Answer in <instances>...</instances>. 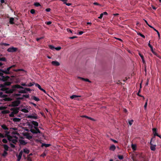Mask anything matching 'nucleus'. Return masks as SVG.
Returning a JSON list of instances; mask_svg holds the SVG:
<instances>
[{
	"label": "nucleus",
	"mask_w": 161,
	"mask_h": 161,
	"mask_svg": "<svg viewBox=\"0 0 161 161\" xmlns=\"http://www.w3.org/2000/svg\"><path fill=\"white\" fill-rule=\"evenodd\" d=\"M12 82L10 81H6L3 84H0V91L5 92L6 94L12 93L14 92L15 91L14 89H10L9 88L7 87V86H10Z\"/></svg>",
	"instance_id": "f257e3e1"
},
{
	"label": "nucleus",
	"mask_w": 161,
	"mask_h": 161,
	"mask_svg": "<svg viewBox=\"0 0 161 161\" xmlns=\"http://www.w3.org/2000/svg\"><path fill=\"white\" fill-rule=\"evenodd\" d=\"M23 99V97H18L17 100L13 101L11 103V104L9 105V106L14 107L18 106L20 104V101L19 100H22Z\"/></svg>",
	"instance_id": "f03ea898"
},
{
	"label": "nucleus",
	"mask_w": 161,
	"mask_h": 161,
	"mask_svg": "<svg viewBox=\"0 0 161 161\" xmlns=\"http://www.w3.org/2000/svg\"><path fill=\"white\" fill-rule=\"evenodd\" d=\"M34 129H31L30 131L33 134L40 133H41L40 131L37 127H34Z\"/></svg>",
	"instance_id": "7ed1b4c3"
},
{
	"label": "nucleus",
	"mask_w": 161,
	"mask_h": 161,
	"mask_svg": "<svg viewBox=\"0 0 161 161\" xmlns=\"http://www.w3.org/2000/svg\"><path fill=\"white\" fill-rule=\"evenodd\" d=\"M154 139H155V137H153L151 138L150 143V144L151 145L150 147V149L152 150L153 151H154L155 150L156 147V145H153L152 143V140Z\"/></svg>",
	"instance_id": "20e7f679"
},
{
	"label": "nucleus",
	"mask_w": 161,
	"mask_h": 161,
	"mask_svg": "<svg viewBox=\"0 0 161 161\" xmlns=\"http://www.w3.org/2000/svg\"><path fill=\"white\" fill-rule=\"evenodd\" d=\"M18 49L17 48L12 47L8 48L7 50V51L9 52L14 53L16 52Z\"/></svg>",
	"instance_id": "39448f33"
},
{
	"label": "nucleus",
	"mask_w": 161,
	"mask_h": 161,
	"mask_svg": "<svg viewBox=\"0 0 161 161\" xmlns=\"http://www.w3.org/2000/svg\"><path fill=\"white\" fill-rule=\"evenodd\" d=\"M157 129L156 128H153L152 129V130L153 131V133L154 134V136L155 137V136H157L158 137H159V138H160L161 139V135H160L159 134H158L157 132Z\"/></svg>",
	"instance_id": "423d86ee"
},
{
	"label": "nucleus",
	"mask_w": 161,
	"mask_h": 161,
	"mask_svg": "<svg viewBox=\"0 0 161 161\" xmlns=\"http://www.w3.org/2000/svg\"><path fill=\"white\" fill-rule=\"evenodd\" d=\"M19 108V107L13 108L10 109V110L13 111L15 114L18 113Z\"/></svg>",
	"instance_id": "0eeeda50"
},
{
	"label": "nucleus",
	"mask_w": 161,
	"mask_h": 161,
	"mask_svg": "<svg viewBox=\"0 0 161 161\" xmlns=\"http://www.w3.org/2000/svg\"><path fill=\"white\" fill-rule=\"evenodd\" d=\"M9 78L10 77L8 76H4L3 75L1 78V81L5 82L8 80Z\"/></svg>",
	"instance_id": "6e6552de"
},
{
	"label": "nucleus",
	"mask_w": 161,
	"mask_h": 161,
	"mask_svg": "<svg viewBox=\"0 0 161 161\" xmlns=\"http://www.w3.org/2000/svg\"><path fill=\"white\" fill-rule=\"evenodd\" d=\"M15 88H17V89H19V88H21V89H24V87H23L20 86V85H18V84H17V85H13L12 86V89H14L16 90Z\"/></svg>",
	"instance_id": "1a4fd4ad"
},
{
	"label": "nucleus",
	"mask_w": 161,
	"mask_h": 161,
	"mask_svg": "<svg viewBox=\"0 0 161 161\" xmlns=\"http://www.w3.org/2000/svg\"><path fill=\"white\" fill-rule=\"evenodd\" d=\"M11 69V67L10 66L7 68L4 69V71L7 72V73H5V74L9 75L11 74V72L10 71V69Z\"/></svg>",
	"instance_id": "9d476101"
},
{
	"label": "nucleus",
	"mask_w": 161,
	"mask_h": 161,
	"mask_svg": "<svg viewBox=\"0 0 161 161\" xmlns=\"http://www.w3.org/2000/svg\"><path fill=\"white\" fill-rule=\"evenodd\" d=\"M51 64L53 65L56 66H59L60 65L59 62L57 61H53L52 62Z\"/></svg>",
	"instance_id": "9b49d317"
},
{
	"label": "nucleus",
	"mask_w": 161,
	"mask_h": 161,
	"mask_svg": "<svg viewBox=\"0 0 161 161\" xmlns=\"http://www.w3.org/2000/svg\"><path fill=\"white\" fill-rule=\"evenodd\" d=\"M148 26L150 27L153 29L155 31H156L157 32L158 35V38H159V39H160V33H159V32L158 31V30H156L155 28H154L151 25H148Z\"/></svg>",
	"instance_id": "f8f14e48"
},
{
	"label": "nucleus",
	"mask_w": 161,
	"mask_h": 161,
	"mask_svg": "<svg viewBox=\"0 0 161 161\" xmlns=\"http://www.w3.org/2000/svg\"><path fill=\"white\" fill-rule=\"evenodd\" d=\"M19 142L21 145H25L27 143V142H25L24 140L22 139L19 140Z\"/></svg>",
	"instance_id": "ddd939ff"
},
{
	"label": "nucleus",
	"mask_w": 161,
	"mask_h": 161,
	"mask_svg": "<svg viewBox=\"0 0 161 161\" xmlns=\"http://www.w3.org/2000/svg\"><path fill=\"white\" fill-rule=\"evenodd\" d=\"M27 118H32L34 119H37L38 118V116H35L31 115L27 116Z\"/></svg>",
	"instance_id": "4468645a"
},
{
	"label": "nucleus",
	"mask_w": 161,
	"mask_h": 161,
	"mask_svg": "<svg viewBox=\"0 0 161 161\" xmlns=\"http://www.w3.org/2000/svg\"><path fill=\"white\" fill-rule=\"evenodd\" d=\"M8 97V95L6 94H3L2 92H0V98H5Z\"/></svg>",
	"instance_id": "2eb2a0df"
},
{
	"label": "nucleus",
	"mask_w": 161,
	"mask_h": 161,
	"mask_svg": "<svg viewBox=\"0 0 161 161\" xmlns=\"http://www.w3.org/2000/svg\"><path fill=\"white\" fill-rule=\"evenodd\" d=\"M51 145L50 144H46L44 143H42L41 147H49Z\"/></svg>",
	"instance_id": "dca6fc26"
},
{
	"label": "nucleus",
	"mask_w": 161,
	"mask_h": 161,
	"mask_svg": "<svg viewBox=\"0 0 161 161\" xmlns=\"http://www.w3.org/2000/svg\"><path fill=\"white\" fill-rule=\"evenodd\" d=\"M2 146L3 147L4 149V151H8L9 147L7 145L3 144L2 145Z\"/></svg>",
	"instance_id": "f3484780"
},
{
	"label": "nucleus",
	"mask_w": 161,
	"mask_h": 161,
	"mask_svg": "<svg viewBox=\"0 0 161 161\" xmlns=\"http://www.w3.org/2000/svg\"><path fill=\"white\" fill-rule=\"evenodd\" d=\"M78 78L79 79H80L86 81H88L89 82H91V81L88 79H85L84 78L81 77H78Z\"/></svg>",
	"instance_id": "a211bd4d"
},
{
	"label": "nucleus",
	"mask_w": 161,
	"mask_h": 161,
	"mask_svg": "<svg viewBox=\"0 0 161 161\" xmlns=\"http://www.w3.org/2000/svg\"><path fill=\"white\" fill-rule=\"evenodd\" d=\"M116 149V147L114 145H112L109 148V150L111 151H114Z\"/></svg>",
	"instance_id": "6ab92c4d"
},
{
	"label": "nucleus",
	"mask_w": 161,
	"mask_h": 161,
	"mask_svg": "<svg viewBox=\"0 0 161 161\" xmlns=\"http://www.w3.org/2000/svg\"><path fill=\"white\" fill-rule=\"evenodd\" d=\"M139 55L140 56V57H141V58L142 59L143 63L144 64H146L145 61L144 60V59L143 56L140 53H139Z\"/></svg>",
	"instance_id": "aec40b11"
},
{
	"label": "nucleus",
	"mask_w": 161,
	"mask_h": 161,
	"mask_svg": "<svg viewBox=\"0 0 161 161\" xmlns=\"http://www.w3.org/2000/svg\"><path fill=\"white\" fill-rule=\"evenodd\" d=\"M31 123L32 125H34L35 126L37 127L38 126V123L37 122L33 121H31Z\"/></svg>",
	"instance_id": "412c9836"
},
{
	"label": "nucleus",
	"mask_w": 161,
	"mask_h": 161,
	"mask_svg": "<svg viewBox=\"0 0 161 161\" xmlns=\"http://www.w3.org/2000/svg\"><path fill=\"white\" fill-rule=\"evenodd\" d=\"M20 119L17 118H13V120L14 122H19L20 121Z\"/></svg>",
	"instance_id": "4be33fe9"
},
{
	"label": "nucleus",
	"mask_w": 161,
	"mask_h": 161,
	"mask_svg": "<svg viewBox=\"0 0 161 161\" xmlns=\"http://www.w3.org/2000/svg\"><path fill=\"white\" fill-rule=\"evenodd\" d=\"M4 100L5 101H11L13 100V99L10 97H6L4 98Z\"/></svg>",
	"instance_id": "5701e85b"
},
{
	"label": "nucleus",
	"mask_w": 161,
	"mask_h": 161,
	"mask_svg": "<svg viewBox=\"0 0 161 161\" xmlns=\"http://www.w3.org/2000/svg\"><path fill=\"white\" fill-rule=\"evenodd\" d=\"M136 146L135 144H132L131 148L133 150H134V151L136 150Z\"/></svg>",
	"instance_id": "b1692460"
},
{
	"label": "nucleus",
	"mask_w": 161,
	"mask_h": 161,
	"mask_svg": "<svg viewBox=\"0 0 161 161\" xmlns=\"http://www.w3.org/2000/svg\"><path fill=\"white\" fill-rule=\"evenodd\" d=\"M14 18H10L9 19V23L10 24H13L14 23Z\"/></svg>",
	"instance_id": "393cba45"
},
{
	"label": "nucleus",
	"mask_w": 161,
	"mask_h": 161,
	"mask_svg": "<svg viewBox=\"0 0 161 161\" xmlns=\"http://www.w3.org/2000/svg\"><path fill=\"white\" fill-rule=\"evenodd\" d=\"M2 128L5 130H8V128L5 125H3L1 126Z\"/></svg>",
	"instance_id": "a878e982"
},
{
	"label": "nucleus",
	"mask_w": 161,
	"mask_h": 161,
	"mask_svg": "<svg viewBox=\"0 0 161 161\" xmlns=\"http://www.w3.org/2000/svg\"><path fill=\"white\" fill-rule=\"evenodd\" d=\"M32 98L36 101H38L40 100L38 98L36 97L33 96H32Z\"/></svg>",
	"instance_id": "bb28decb"
},
{
	"label": "nucleus",
	"mask_w": 161,
	"mask_h": 161,
	"mask_svg": "<svg viewBox=\"0 0 161 161\" xmlns=\"http://www.w3.org/2000/svg\"><path fill=\"white\" fill-rule=\"evenodd\" d=\"M7 151H4L3 153L2 154V155L3 157H5L8 154V153Z\"/></svg>",
	"instance_id": "cd10ccee"
},
{
	"label": "nucleus",
	"mask_w": 161,
	"mask_h": 161,
	"mask_svg": "<svg viewBox=\"0 0 161 161\" xmlns=\"http://www.w3.org/2000/svg\"><path fill=\"white\" fill-rule=\"evenodd\" d=\"M27 125L31 129L33 127L32 124H31V123H29V122H28L27 123Z\"/></svg>",
	"instance_id": "c85d7f7f"
},
{
	"label": "nucleus",
	"mask_w": 161,
	"mask_h": 161,
	"mask_svg": "<svg viewBox=\"0 0 161 161\" xmlns=\"http://www.w3.org/2000/svg\"><path fill=\"white\" fill-rule=\"evenodd\" d=\"M23 152L26 153H29V150L26 148H24L23 149Z\"/></svg>",
	"instance_id": "c756f323"
},
{
	"label": "nucleus",
	"mask_w": 161,
	"mask_h": 161,
	"mask_svg": "<svg viewBox=\"0 0 161 161\" xmlns=\"http://www.w3.org/2000/svg\"><path fill=\"white\" fill-rule=\"evenodd\" d=\"M35 84V83L33 82L32 83H30L29 84L27 85V86H33Z\"/></svg>",
	"instance_id": "7c9ffc66"
},
{
	"label": "nucleus",
	"mask_w": 161,
	"mask_h": 161,
	"mask_svg": "<svg viewBox=\"0 0 161 161\" xmlns=\"http://www.w3.org/2000/svg\"><path fill=\"white\" fill-rule=\"evenodd\" d=\"M35 85L40 90H41V89H42L41 86L39 84L37 83H35Z\"/></svg>",
	"instance_id": "2f4dec72"
},
{
	"label": "nucleus",
	"mask_w": 161,
	"mask_h": 161,
	"mask_svg": "<svg viewBox=\"0 0 161 161\" xmlns=\"http://www.w3.org/2000/svg\"><path fill=\"white\" fill-rule=\"evenodd\" d=\"M22 112H24L25 113H27L29 112V111L28 109H25V108H23L21 109V110Z\"/></svg>",
	"instance_id": "473e14b6"
},
{
	"label": "nucleus",
	"mask_w": 161,
	"mask_h": 161,
	"mask_svg": "<svg viewBox=\"0 0 161 161\" xmlns=\"http://www.w3.org/2000/svg\"><path fill=\"white\" fill-rule=\"evenodd\" d=\"M26 138L29 140H31L32 138V136H31L29 134L26 135Z\"/></svg>",
	"instance_id": "72a5a7b5"
},
{
	"label": "nucleus",
	"mask_w": 161,
	"mask_h": 161,
	"mask_svg": "<svg viewBox=\"0 0 161 161\" xmlns=\"http://www.w3.org/2000/svg\"><path fill=\"white\" fill-rule=\"evenodd\" d=\"M10 113V111L8 110H5L2 111V113L3 114H8Z\"/></svg>",
	"instance_id": "f704fd0d"
},
{
	"label": "nucleus",
	"mask_w": 161,
	"mask_h": 161,
	"mask_svg": "<svg viewBox=\"0 0 161 161\" xmlns=\"http://www.w3.org/2000/svg\"><path fill=\"white\" fill-rule=\"evenodd\" d=\"M7 137L9 141H11L12 140V137L10 136H5V137Z\"/></svg>",
	"instance_id": "c9c22d12"
},
{
	"label": "nucleus",
	"mask_w": 161,
	"mask_h": 161,
	"mask_svg": "<svg viewBox=\"0 0 161 161\" xmlns=\"http://www.w3.org/2000/svg\"><path fill=\"white\" fill-rule=\"evenodd\" d=\"M49 47L50 49L53 50L54 49H55V47L52 45H49Z\"/></svg>",
	"instance_id": "e433bc0d"
},
{
	"label": "nucleus",
	"mask_w": 161,
	"mask_h": 161,
	"mask_svg": "<svg viewBox=\"0 0 161 161\" xmlns=\"http://www.w3.org/2000/svg\"><path fill=\"white\" fill-rule=\"evenodd\" d=\"M34 5H35V6L36 7H38L39 6H41V5L40 4V3H37V2L35 3H34Z\"/></svg>",
	"instance_id": "4c0bfd02"
},
{
	"label": "nucleus",
	"mask_w": 161,
	"mask_h": 161,
	"mask_svg": "<svg viewBox=\"0 0 161 161\" xmlns=\"http://www.w3.org/2000/svg\"><path fill=\"white\" fill-rule=\"evenodd\" d=\"M19 93H26V92L25 90L24 89V90H21L19 92Z\"/></svg>",
	"instance_id": "58836bf2"
},
{
	"label": "nucleus",
	"mask_w": 161,
	"mask_h": 161,
	"mask_svg": "<svg viewBox=\"0 0 161 161\" xmlns=\"http://www.w3.org/2000/svg\"><path fill=\"white\" fill-rule=\"evenodd\" d=\"M13 70L15 72H18L19 71H24V70L23 69H14Z\"/></svg>",
	"instance_id": "ea45409f"
},
{
	"label": "nucleus",
	"mask_w": 161,
	"mask_h": 161,
	"mask_svg": "<svg viewBox=\"0 0 161 161\" xmlns=\"http://www.w3.org/2000/svg\"><path fill=\"white\" fill-rule=\"evenodd\" d=\"M137 35H138L140 36H141V37H142V38H145V36H144L142 34H141V33H140V32L138 33Z\"/></svg>",
	"instance_id": "a19ab883"
},
{
	"label": "nucleus",
	"mask_w": 161,
	"mask_h": 161,
	"mask_svg": "<svg viewBox=\"0 0 161 161\" xmlns=\"http://www.w3.org/2000/svg\"><path fill=\"white\" fill-rule=\"evenodd\" d=\"M133 121H134L132 119L128 121V123L130 125H131L132 124Z\"/></svg>",
	"instance_id": "79ce46f5"
},
{
	"label": "nucleus",
	"mask_w": 161,
	"mask_h": 161,
	"mask_svg": "<svg viewBox=\"0 0 161 161\" xmlns=\"http://www.w3.org/2000/svg\"><path fill=\"white\" fill-rule=\"evenodd\" d=\"M78 97V96L75 95H73L70 97V98L71 99H74V98L77 97Z\"/></svg>",
	"instance_id": "37998d69"
},
{
	"label": "nucleus",
	"mask_w": 161,
	"mask_h": 161,
	"mask_svg": "<svg viewBox=\"0 0 161 161\" xmlns=\"http://www.w3.org/2000/svg\"><path fill=\"white\" fill-rule=\"evenodd\" d=\"M0 45H4V46H9V44H7V43H0Z\"/></svg>",
	"instance_id": "c03bdc74"
},
{
	"label": "nucleus",
	"mask_w": 161,
	"mask_h": 161,
	"mask_svg": "<svg viewBox=\"0 0 161 161\" xmlns=\"http://www.w3.org/2000/svg\"><path fill=\"white\" fill-rule=\"evenodd\" d=\"M118 158L120 160H122L123 158V155H118Z\"/></svg>",
	"instance_id": "a18cd8bd"
},
{
	"label": "nucleus",
	"mask_w": 161,
	"mask_h": 161,
	"mask_svg": "<svg viewBox=\"0 0 161 161\" xmlns=\"http://www.w3.org/2000/svg\"><path fill=\"white\" fill-rule=\"evenodd\" d=\"M12 142L14 144H16V143L17 142V140L16 139H14L12 140Z\"/></svg>",
	"instance_id": "49530a36"
},
{
	"label": "nucleus",
	"mask_w": 161,
	"mask_h": 161,
	"mask_svg": "<svg viewBox=\"0 0 161 161\" xmlns=\"http://www.w3.org/2000/svg\"><path fill=\"white\" fill-rule=\"evenodd\" d=\"M0 61H6V60L5 57H3L2 58H0Z\"/></svg>",
	"instance_id": "de8ad7c7"
},
{
	"label": "nucleus",
	"mask_w": 161,
	"mask_h": 161,
	"mask_svg": "<svg viewBox=\"0 0 161 161\" xmlns=\"http://www.w3.org/2000/svg\"><path fill=\"white\" fill-rule=\"evenodd\" d=\"M24 97H25L26 98H29V95H23V97H23L24 98Z\"/></svg>",
	"instance_id": "09e8293b"
},
{
	"label": "nucleus",
	"mask_w": 161,
	"mask_h": 161,
	"mask_svg": "<svg viewBox=\"0 0 161 161\" xmlns=\"http://www.w3.org/2000/svg\"><path fill=\"white\" fill-rule=\"evenodd\" d=\"M147 99L146 100V102L144 106V108L145 109H146L147 108Z\"/></svg>",
	"instance_id": "8fccbe9b"
},
{
	"label": "nucleus",
	"mask_w": 161,
	"mask_h": 161,
	"mask_svg": "<svg viewBox=\"0 0 161 161\" xmlns=\"http://www.w3.org/2000/svg\"><path fill=\"white\" fill-rule=\"evenodd\" d=\"M30 12L32 14H34L35 13V10L34 9H31V10Z\"/></svg>",
	"instance_id": "3c124183"
},
{
	"label": "nucleus",
	"mask_w": 161,
	"mask_h": 161,
	"mask_svg": "<svg viewBox=\"0 0 161 161\" xmlns=\"http://www.w3.org/2000/svg\"><path fill=\"white\" fill-rule=\"evenodd\" d=\"M2 142H3L5 143H7L8 142V141L6 139H3L2 140Z\"/></svg>",
	"instance_id": "603ef678"
},
{
	"label": "nucleus",
	"mask_w": 161,
	"mask_h": 161,
	"mask_svg": "<svg viewBox=\"0 0 161 161\" xmlns=\"http://www.w3.org/2000/svg\"><path fill=\"white\" fill-rule=\"evenodd\" d=\"M25 91H31V90L29 88H24Z\"/></svg>",
	"instance_id": "864d4df0"
},
{
	"label": "nucleus",
	"mask_w": 161,
	"mask_h": 161,
	"mask_svg": "<svg viewBox=\"0 0 161 161\" xmlns=\"http://www.w3.org/2000/svg\"><path fill=\"white\" fill-rule=\"evenodd\" d=\"M140 90H139L138 92L137 93V95L139 97H143V98L144 99V96H142L140 95L139 94H140Z\"/></svg>",
	"instance_id": "5fc2aeb1"
},
{
	"label": "nucleus",
	"mask_w": 161,
	"mask_h": 161,
	"mask_svg": "<svg viewBox=\"0 0 161 161\" xmlns=\"http://www.w3.org/2000/svg\"><path fill=\"white\" fill-rule=\"evenodd\" d=\"M67 31L68 32H70L71 33H72V31L69 28H68L67 29Z\"/></svg>",
	"instance_id": "6e6d98bb"
},
{
	"label": "nucleus",
	"mask_w": 161,
	"mask_h": 161,
	"mask_svg": "<svg viewBox=\"0 0 161 161\" xmlns=\"http://www.w3.org/2000/svg\"><path fill=\"white\" fill-rule=\"evenodd\" d=\"M21 157L22 156H20V155H19L18 156L17 158V161H19L20 160V159H21Z\"/></svg>",
	"instance_id": "4d7b16f0"
},
{
	"label": "nucleus",
	"mask_w": 161,
	"mask_h": 161,
	"mask_svg": "<svg viewBox=\"0 0 161 161\" xmlns=\"http://www.w3.org/2000/svg\"><path fill=\"white\" fill-rule=\"evenodd\" d=\"M0 72L3 73L5 74V73H7V72L4 71V69H0Z\"/></svg>",
	"instance_id": "13d9d810"
},
{
	"label": "nucleus",
	"mask_w": 161,
	"mask_h": 161,
	"mask_svg": "<svg viewBox=\"0 0 161 161\" xmlns=\"http://www.w3.org/2000/svg\"><path fill=\"white\" fill-rule=\"evenodd\" d=\"M27 160L28 161H32L31 157L29 156L27 157Z\"/></svg>",
	"instance_id": "bf43d9fd"
},
{
	"label": "nucleus",
	"mask_w": 161,
	"mask_h": 161,
	"mask_svg": "<svg viewBox=\"0 0 161 161\" xmlns=\"http://www.w3.org/2000/svg\"><path fill=\"white\" fill-rule=\"evenodd\" d=\"M84 33V32L82 31H80L78 32V34L79 35H80Z\"/></svg>",
	"instance_id": "052dcab7"
},
{
	"label": "nucleus",
	"mask_w": 161,
	"mask_h": 161,
	"mask_svg": "<svg viewBox=\"0 0 161 161\" xmlns=\"http://www.w3.org/2000/svg\"><path fill=\"white\" fill-rule=\"evenodd\" d=\"M51 23H52V22L50 21L45 22V24L47 25H50L51 24Z\"/></svg>",
	"instance_id": "680f3d73"
},
{
	"label": "nucleus",
	"mask_w": 161,
	"mask_h": 161,
	"mask_svg": "<svg viewBox=\"0 0 161 161\" xmlns=\"http://www.w3.org/2000/svg\"><path fill=\"white\" fill-rule=\"evenodd\" d=\"M12 134L13 135H18L19 133L16 131H13L12 132Z\"/></svg>",
	"instance_id": "e2e57ef3"
},
{
	"label": "nucleus",
	"mask_w": 161,
	"mask_h": 161,
	"mask_svg": "<svg viewBox=\"0 0 161 161\" xmlns=\"http://www.w3.org/2000/svg\"><path fill=\"white\" fill-rule=\"evenodd\" d=\"M61 49V47H55V49L57 51Z\"/></svg>",
	"instance_id": "0e129e2a"
},
{
	"label": "nucleus",
	"mask_w": 161,
	"mask_h": 161,
	"mask_svg": "<svg viewBox=\"0 0 161 161\" xmlns=\"http://www.w3.org/2000/svg\"><path fill=\"white\" fill-rule=\"evenodd\" d=\"M46 155V154L44 152L41 155V157H44Z\"/></svg>",
	"instance_id": "69168bd1"
},
{
	"label": "nucleus",
	"mask_w": 161,
	"mask_h": 161,
	"mask_svg": "<svg viewBox=\"0 0 161 161\" xmlns=\"http://www.w3.org/2000/svg\"><path fill=\"white\" fill-rule=\"evenodd\" d=\"M103 14H102V13H101L100 14V16H99V17H98V18L99 19H101L103 17Z\"/></svg>",
	"instance_id": "338daca9"
},
{
	"label": "nucleus",
	"mask_w": 161,
	"mask_h": 161,
	"mask_svg": "<svg viewBox=\"0 0 161 161\" xmlns=\"http://www.w3.org/2000/svg\"><path fill=\"white\" fill-rule=\"evenodd\" d=\"M4 137H5V136H4V135L0 133V138H4Z\"/></svg>",
	"instance_id": "774afa93"
}]
</instances>
